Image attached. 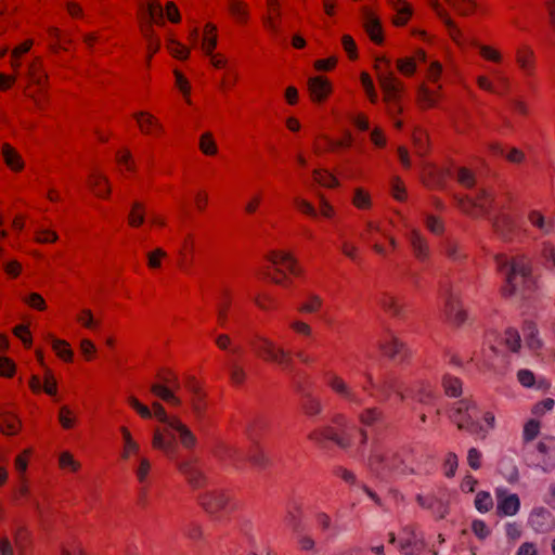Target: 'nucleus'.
<instances>
[{
    "label": "nucleus",
    "mask_w": 555,
    "mask_h": 555,
    "mask_svg": "<svg viewBox=\"0 0 555 555\" xmlns=\"http://www.w3.org/2000/svg\"><path fill=\"white\" fill-rule=\"evenodd\" d=\"M199 149L206 155H215L217 153V145L210 132H205L201 135Z\"/></svg>",
    "instance_id": "8fccbe9b"
},
{
    "label": "nucleus",
    "mask_w": 555,
    "mask_h": 555,
    "mask_svg": "<svg viewBox=\"0 0 555 555\" xmlns=\"http://www.w3.org/2000/svg\"><path fill=\"white\" fill-rule=\"evenodd\" d=\"M495 263L500 273L504 276V296H512L518 292L529 291L533 287L534 281L531 274L529 260L525 256H517L508 259L506 256L498 255Z\"/></svg>",
    "instance_id": "f257e3e1"
},
{
    "label": "nucleus",
    "mask_w": 555,
    "mask_h": 555,
    "mask_svg": "<svg viewBox=\"0 0 555 555\" xmlns=\"http://www.w3.org/2000/svg\"><path fill=\"white\" fill-rule=\"evenodd\" d=\"M59 462L63 469H70L76 472L80 467V464L73 457L69 452L61 453Z\"/></svg>",
    "instance_id": "680f3d73"
},
{
    "label": "nucleus",
    "mask_w": 555,
    "mask_h": 555,
    "mask_svg": "<svg viewBox=\"0 0 555 555\" xmlns=\"http://www.w3.org/2000/svg\"><path fill=\"white\" fill-rule=\"evenodd\" d=\"M500 344L512 352H517L521 346V338L517 330L508 327L500 337Z\"/></svg>",
    "instance_id": "2f4dec72"
},
{
    "label": "nucleus",
    "mask_w": 555,
    "mask_h": 555,
    "mask_svg": "<svg viewBox=\"0 0 555 555\" xmlns=\"http://www.w3.org/2000/svg\"><path fill=\"white\" fill-rule=\"evenodd\" d=\"M216 26L212 24L206 25V33L203 38V49L206 54L211 55L214 49L217 46V37L215 35Z\"/></svg>",
    "instance_id": "c03bdc74"
},
{
    "label": "nucleus",
    "mask_w": 555,
    "mask_h": 555,
    "mask_svg": "<svg viewBox=\"0 0 555 555\" xmlns=\"http://www.w3.org/2000/svg\"><path fill=\"white\" fill-rule=\"evenodd\" d=\"M515 222L507 215L502 214L493 221V228L503 240H511L515 231Z\"/></svg>",
    "instance_id": "393cba45"
},
{
    "label": "nucleus",
    "mask_w": 555,
    "mask_h": 555,
    "mask_svg": "<svg viewBox=\"0 0 555 555\" xmlns=\"http://www.w3.org/2000/svg\"><path fill=\"white\" fill-rule=\"evenodd\" d=\"M120 431L125 441L124 459H128L131 452L135 453L139 450V444L132 439L131 434L126 427H121Z\"/></svg>",
    "instance_id": "6e6d98bb"
},
{
    "label": "nucleus",
    "mask_w": 555,
    "mask_h": 555,
    "mask_svg": "<svg viewBox=\"0 0 555 555\" xmlns=\"http://www.w3.org/2000/svg\"><path fill=\"white\" fill-rule=\"evenodd\" d=\"M167 431L171 430L172 440L175 441L176 436L179 437L181 444L184 448H193L196 444V437L194 434L180 422V420H176L169 424V428Z\"/></svg>",
    "instance_id": "6ab92c4d"
},
{
    "label": "nucleus",
    "mask_w": 555,
    "mask_h": 555,
    "mask_svg": "<svg viewBox=\"0 0 555 555\" xmlns=\"http://www.w3.org/2000/svg\"><path fill=\"white\" fill-rule=\"evenodd\" d=\"M144 221V207L141 203L134 202L129 215V223L132 227H139Z\"/></svg>",
    "instance_id": "603ef678"
},
{
    "label": "nucleus",
    "mask_w": 555,
    "mask_h": 555,
    "mask_svg": "<svg viewBox=\"0 0 555 555\" xmlns=\"http://www.w3.org/2000/svg\"><path fill=\"white\" fill-rule=\"evenodd\" d=\"M152 408L154 410V415L156 416V418L162 422L165 426H166V429L169 428V424L176 420H178L177 417H169L164 409V406L158 403V402H154L152 404Z\"/></svg>",
    "instance_id": "052dcab7"
},
{
    "label": "nucleus",
    "mask_w": 555,
    "mask_h": 555,
    "mask_svg": "<svg viewBox=\"0 0 555 555\" xmlns=\"http://www.w3.org/2000/svg\"><path fill=\"white\" fill-rule=\"evenodd\" d=\"M77 320L87 328L93 330L99 325V322L94 320L91 311L88 309L82 310L81 313L77 317Z\"/></svg>",
    "instance_id": "774afa93"
},
{
    "label": "nucleus",
    "mask_w": 555,
    "mask_h": 555,
    "mask_svg": "<svg viewBox=\"0 0 555 555\" xmlns=\"http://www.w3.org/2000/svg\"><path fill=\"white\" fill-rule=\"evenodd\" d=\"M269 260L274 266H279V264L285 266L289 270V272L295 274V275L299 274V269L296 267V261L292 257V255L288 254V253L273 251L269 256Z\"/></svg>",
    "instance_id": "7c9ffc66"
},
{
    "label": "nucleus",
    "mask_w": 555,
    "mask_h": 555,
    "mask_svg": "<svg viewBox=\"0 0 555 555\" xmlns=\"http://www.w3.org/2000/svg\"><path fill=\"white\" fill-rule=\"evenodd\" d=\"M425 546L424 535L416 532L413 526L406 525L402 528L399 547L403 555H418Z\"/></svg>",
    "instance_id": "9b49d317"
},
{
    "label": "nucleus",
    "mask_w": 555,
    "mask_h": 555,
    "mask_svg": "<svg viewBox=\"0 0 555 555\" xmlns=\"http://www.w3.org/2000/svg\"><path fill=\"white\" fill-rule=\"evenodd\" d=\"M524 336L526 345L531 350H538L542 347V341L539 338V332L533 322H526L524 325Z\"/></svg>",
    "instance_id": "473e14b6"
},
{
    "label": "nucleus",
    "mask_w": 555,
    "mask_h": 555,
    "mask_svg": "<svg viewBox=\"0 0 555 555\" xmlns=\"http://www.w3.org/2000/svg\"><path fill=\"white\" fill-rule=\"evenodd\" d=\"M417 102L423 108L434 107L437 104V98L425 85L417 88Z\"/></svg>",
    "instance_id": "58836bf2"
},
{
    "label": "nucleus",
    "mask_w": 555,
    "mask_h": 555,
    "mask_svg": "<svg viewBox=\"0 0 555 555\" xmlns=\"http://www.w3.org/2000/svg\"><path fill=\"white\" fill-rule=\"evenodd\" d=\"M475 507L480 513H487L493 507V500L489 492L480 491L475 498Z\"/></svg>",
    "instance_id": "de8ad7c7"
},
{
    "label": "nucleus",
    "mask_w": 555,
    "mask_h": 555,
    "mask_svg": "<svg viewBox=\"0 0 555 555\" xmlns=\"http://www.w3.org/2000/svg\"><path fill=\"white\" fill-rule=\"evenodd\" d=\"M475 410L476 405L473 402L466 399L460 400L453 408L451 418L460 429L474 434L479 428L475 420Z\"/></svg>",
    "instance_id": "0eeeda50"
},
{
    "label": "nucleus",
    "mask_w": 555,
    "mask_h": 555,
    "mask_svg": "<svg viewBox=\"0 0 555 555\" xmlns=\"http://www.w3.org/2000/svg\"><path fill=\"white\" fill-rule=\"evenodd\" d=\"M361 82L365 89V92L372 103L377 102V93L375 91L373 81L371 77L366 73H362L361 75Z\"/></svg>",
    "instance_id": "e2e57ef3"
},
{
    "label": "nucleus",
    "mask_w": 555,
    "mask_h": 555,
    "mask_svg": "<svg viewBox=\"0 0 555 555\" xmlns=\"http://www.w3.org/2000/svg\"><path fill=\"white\" fill-rule=\"evenodd\" d=\"M499 472L509 483L516 482L519 478L518 468L512 457L501 459L499 462Z\"/></svg>",
    "instance_id": "c756f323"
},
{
    "label": "nucleus",
    "mask_w": 555,
    "mask_h": 555,
    "mask_svg": "<svg viewBox=\"0 0 555 555\" xmlns=\"http://www.w3.org/2000/svg\"><path fill=\"white\" fill-rule=\"evenodd\" d=\"M322 306V299L317 295H309L308 300L299 307V311L305 313L317 312Z\"/></svg>",
    "instance_id": "bf43d9fd"
},
{
    "label": "nucleus",
    "mask_w": 555,
    "mask_h": 555,
    "mask_svg": "<svg viewBox=\"0 0 555 555\" xmlns=\"http://www.w3.org/2000/svg\"><path fill=\"white\" fill-rule=\"evenodd\" d=\"M555 448V439L548 438L540 441L537 446L538 452L543 455V459L538 463V466L544 472L548 473L555 467V456H550L548 453Z\"/></svg>",
    "instance_id": "412c9836"
},
{
    "label": "nucleus",
    "mask_w": 555,
    "mask_h": 555,
    "mask_svg": "<svg viewBox=\"0 0 555 555\" xmlns=\"http://www.w3.org/2000/svg\"><path fill=\"white\" fill-rule=\"evenodd\" d=\"M457 181L468 189H472L475 185V177L466 168H460L457 170Z\"/></svg>",
    "instance_id": "69168bd1"
},
{
    "label": "nucleus",
    "mask_w": 555,
    "mask_h": 555,
    "mask_svg": "<svg viewBox=\"0 0 555 555\" xmlns=\"http://www.w3.org/2000/svg\"><path fill=\"white\" fill-rule=\"evenodd\" d=\"M379 305L389 313L392 315H400L401 313V306L398 304V300L395 296L388 293H384L378 298Z\"/></svg>",
    "instance_id": "a19ab883"
},
{
    "label": "nucleus",
    "mask_w": 555,
    "mask_h": 555,
    "mask_svg": "<svg viewBox=\"0 0 555 555\" xmlns=\"http://www.w3.org/2000/svg\"><path fill=\"white\" fill-rule=\"evenodd\" d=\"M397 68L404 76H412L416 72L415 60L402 57L397 60Z\"/></svg>",
    "instance_id": "4d7b16f0"
},
{
    "label": "nucleus",
    "mask_w": 555,
    "mask_h": 555,
    "mask_svg": "<svg viewBox=\"0 0 555 555\" xmlns=\"http://www.w3.org/2000/svg\"><path fill=\"white\" fill-rule=\"evenodd\" d=\"M301 406L308 416H315L322 412L321 401L310 393H304Z\"/></svg>",
    "instance_id": "4c0bfd02"
},
{
    "label": "nucleus",
    "mask_w": 555,
    "mask_h": 555,
    "mask_svg": "<svg viewBox=\"0 0 555 555\" xmlns=\"http://www.w3.org/2000/svg\"><path fill=\"white\" fill-rule=\"evenodd\" d=\"M227 366L232 383L235 385H241L246 376L244 369L238 365L235 359L232 358L228 360Z\"/></svg>",
    "instance_id": "79ce46f5"
},
{
    "label": "nucleus",
    "mask_w": 555,
    "mask_h": 555,
    "mask_svg": "<svg viewBox=\"0 0 555 555\" xmlns=\"http://www.w3.org/2000/svg\"><path fill=\"white\" fill-rule=\"evenodd\" d=\"M2 155L5 164L12 170H21L24 166V163L20 156V154L9 144H4L2 146Z\"/></svg>",
    "instance_id": "f704fd0d"
},
{
    "label": "nucleus",
    "mask_w": 555,
    "mask_h": 555,
    "mask_svg": "<svg viewBox=\"0 0 555 555\" xmlns=\"http://www.w3.org/2000/svg\"><path fill=\"white\" fill-rule=\"evenodd\" d=\"M442 385L450 397H459L462 393V383L457 377L447 375L443 377Z\"/></svg>",
    "instance_id": "a18cd8bd"
},
{
    "label": "nucleus",
    "mask_w": 555,
    "mask_h": 555,
    "mask_svg": "<svg viewBox=\"0 0 555 555\" xmlns=\"http://www.w3.org/2000/svg\"><path fill=\"white\" fill-rule=\"evenodd\" d=\"M366 380V385L362 387L370 397L376 398L382 402L388 401L391 393L398 390V386L401 382L392 374H386L379 380H376L373 374L369 371L363 373Z\"/></svg>",
    "instance_id": "39448f33"
},
{
    "label": "nucleus",
    "mask_w": 555,
    "mask_h": 555,
    "mask_svg": "<svg viewBox=\"0 0 555 555\" xmlns=\"http://www.w3.org/2000/svg\"><path fill=\"white\" fill-rule=\"evenodd\" d=\"M429 5L436 12V14L441 18L444 25L448 27L451 37L459 41L462 37L461 30L456 27L454 22L449 17L446 10L441 7V4L437 0H428Z\"/></svg>",
    "instance_id": "5701e85b"
},
{
    "label": "nucleus",
    "mask_w": 555,
    "mask_h": 555,
    "mask_svg": "<svg viewBox=\"0 0 555 555\" xmlns=\"http://www.w3.org/2000/svg\"><path fill=\"white\" fill-rule=\"evenodd\" d=\"M496 513L501 516H515L520 509L519 496L515 493H508L504 488L495 490Z\"/></svg>",
    "instance_id": "4468645a"
},
{
    "label": "nucleus",
    "mask_w": 555,
    "mask_h": 555,
    "mask_svg": "<svg viewBox=\"0 0 555 555\" xmlns=\"http://www.w3.org/2000/svg\"><path fill=\"white\" fill-rule=\"evenodd\" d=\"M528 524L535 532L545 533L553 528L554 519L548 509L535 507L529 515Z\"/></svg>",
    "instance_id": "f3484780"
},
{
    "label": "nucleus",
    "mask_w": 555,
    "mask_h": 555,
    "mask_svg": "<svg viewBox=\"0 0 555 555\" xmlns=\"http://www.w3.org/2000/svg\"><path fill=\"white\" fill-rule=\"evenodd\" d=\"M443 250H444V254L447 255V257L450 260L455 261V262L461 261L465 257V254L462 250L460 244L456 241L451 240V238H448L444 242Z\"/></svg>",
    "instance_id": "ea45409f"
},
{
    "label": "nucleus",
    "mask_w": 555,
    "mask_h": 555,
    "mask_svg": "<svg viewBox=\"0 0 555 555\" xmlns=\"http://www.w3.org/2000/svg\"><path fill=\"white\" fill-rule=\"evenodd\" d=\"M313 177L314 180L323 186L334 188L338 184L336 177L327 171L314 170Z\"/></svg>",
    "instance_id": "5fc2aeb1"
},
{
    "label": "nucleus",
    "mask_w": 555,
    "mask_h": 555,
    "mask_svg": "<svg viewBox=\"0 0 555 555\" xmlns=\"http://www.w3.org/2000/svg\"><path fill=\"white\" fill-rule=\"evenodd\" d=\"M539 429H540V424L538 421H535V420L528 421L524 428L525 440H527V441L533 440L538 436Z\"/></svg>",
    "instance_id": "0e129e2a"
},
{
    "label": "nucleus",
    "mask_w": 555,
    "mask_h": 555,
    "mask_svg": "<svg viewBox=\"0 0 555 555\" xmlns=\"http://www.w3.org/2000/svg\"><path fill=\"white\" fill-rule=\"evenodd\" d=\"M178 469L185 476L191 487L197 489L205 485L206 478L196 460H183L177 463Z\"/></svg>",
    "instance_id": "dca6fc26"
},
{
    "label": "nucleus",
    "mask_w": 555,
    "mask_h": 555,
    "mask_svg": "<svg viewBox=\"0 0 555 555\" xmlns=\"http://www.w3.org/2000/svg\"><path fill=\"white\" fill-rule=\"evenodd\" d=\"M460 206L467 214H473V210L478 209L479 214L487 215L493 206V198L485 188L479 186L461 199Z\"/></svg>",
    "instance_id": "6e6552de"
},
{
    "label": "nucleus",
    "mask_w": 555,
    "mask_h": 555,
    "mask_svg": "<svg viewBox=\"0 0 555 555\" xmlns=\"http://www.w3.org/2000/svg\"><path fill=\"white\" fill-rule=\"evenodd\" d=\"M358 418L363 426L373 427L383 422L384 413L379 408L371 406L362 410Z\"/></svg>",
    "instance_id": "bb28decb"
},
{
    "label": "nucleus",
    "mask_w": 555,
    "mask_h": 555,
    "mask_svg": "<svg viewBox=\"0 0 555 555\" xmlns=\"http://www.w3.org/2000/svg\"><path fill=\"white\" fill-rule=\"evenodd\" d=\"M230 13L238 21L245 22L247 18V10L243 2L233 0L229 4Z\"/></svg>",
    "instance_id": "13d9d810"
},
{
    "label": "nucleus",
    "mask_w": 555,
    "mask_h": 555,
    "mask_svg": "<svg viewBox=\"0 0 555 555\" xmlns=\"http://www.w3.org/2000/svg\"><path fill=\"white\" fill-rule=\"evenodd\" d=\"M246 435L248 439L254 443L248 454H245L240 448L234 446L223 444L216 451V456L221 463L232 466L236 470L243 469L246 460L260 468L267 465L268 459L259 446L255 442L251 425L247 426Z\"/></svg>",
    "instance_id": "f03ea898"
},
{
    "label": "nucleus",
    "mask_w": 555,
    "mask_h": 555,
    "mask_svg": "<svg viewBox=\"0 0 555 555\" xmlns=\"http://www.w3.org/2000/svg\"><path fill=\"white\" fill-rule=\"evenodd\" d=\"M380 350L395 362L402 363L409 357V349L393 333L389 332L379 343Z\"/></svg>",
    "instance_id": "ddd939ff"
},
{
    "label": "nucleus",
    "mask_w": 555,
    "mask_h": 555,
    "mask_svg": "<svg viewBox=\"0 0 555 555\" xmlns=\"http://www.w3.org/2000/svg\"><path fill=\"white\" fill-rule=\"evenodd\" d=\"M411 397L422 404H431L435 399L433 391L424 384L416 390L411 389Z\"/></svg>",
    "instance_id": "49530a36"
},
{
    "label": "nucleus",
    "mask_w": 555,
    "mask_h": 555,
    "mask_svg": "<svg viewBox=\"0 0 555 555\" xmlns=\"http://www.w3.org/2000/svg\"><path fill=\"white\" fill-rule=\"evenodd\" d=\"M472 530L475 533V535L480 540L486 539L490 534V530H489L488 526L486 525V522L483 520H480V519H475L473 521Z\"/></svg>",
    "instance_id": "338daca9"
},
{
    "label": "nucleus",
    "mask_w": 555,
    "mask_h": 555,
    "mask_svg": "<svg viewBox=\"0 0 555 555\" xmlns=\"http://www.w3.org/2000/svg\"><path fill=\"white\" fill-rule=\"evenodd\" d=\"M527 218L529 223L535 228L541 235L553 234L555 230L554 221L545 217L541 211L532 209L528 212Z\"/></svg>",
    "instance_id": "aec40b11"
},
{
    "label": "nucleus",
    "mask_w": 555,
    "mask_h": 555,
    "mask_svg": "<svg viewBox=\"0 0 555 555\" xmlns=\"http://www.w3.org/2000/svg\"><path fill=\"white\" fill-rule=\"evenodd\" d=\"M89 184L98 196H107L111 192L106 177L101 173H93Z\"/></svg>",
    "instance_id": "e433bc0d"
},
{
    "label": "nucleus",
    "mask_w": 555,
    "mask_h": 555,
    "mask_svg": "<svg viewBox=\"0 0 555 555\" xmlns=\"http://www.w3.org/2000/svg\"><path fill=\"white\" fill-rule=\"evenodd\" d=\"M388 3L397 13L396 17L393 18V23L397 26L405 25L412 15L411 7L405 2V0H388Z\"/></svg>",
    "instance_id": "cd10ccee"
},
{
    "label": "nucleus",
    "mask_w": 555,
    "mask_h": 555,
    "mask_svg": "<svg viewBox=\"0 0 555 555\" xmlns=\"http://www.w3.org/2000/svg\"><path fill=\"white\" fill-rule=\"evenodd\" d=\"M198 501L204 509L214 517L215 520H221L222 515L230 512L234 505L229 496L221 491L206 492L198 496Z\"/></svg>",
    "instance_id": "423d86ee"
},
{
    "label": "nucleus",
    "mask_w": 555,
    "mask_h": 555,
    "mask_svg": "<svg viewBox=\"0 0 555 555\" xmlns=\"http://www.w3.org/2000/svg\"><path fill=\"white\" fill-rule=\"evenodd\" d=\"M310 95L313 101L322 102L331 92L328 80L323 77H312L308 81Z\"/></svg>",
    "instance_id": "4be33fe9"
},
{
    "label": "nucleus",
    "mask_w": 555,
    "mask_h": 555,
    "mask_svg": "<svg viewBox=\"0 0 555 555\" xmlns=\"http://www.w3.org/2000/svg\"><path fill=\"white\" fill-rule=\"evenodd\" d=\"M364 25L370 38L374 42L380 43L383 41L380 22L367 10H364Z\"/></svg>",
    "instance_id": "a878e982"
},
{
    "label": "nucleus",
    "mask_w": 555,
    "mask_h": 555,
    "mask_svg": "<svg viewBox=\"0 0 555 555\" xmlns=\"http://www.w3.org/2000/svg\"><path fill=\"white\" fill-rule=\"evenodd\" d=\"M152 444L155 449L163 451L169 459H175L177 447L172 440L171 430L167 431L166 427L164 430L156 428L153 435Z\"/></svg>",
    "instance_id": "a211bd4d"
},
{
    "label": "nucleus",
    "mask_w": 555,
    "mask_h": 555,
    "mask_svg": "<svg viewBox=\"0 0 555 555\" xmlns=\"http://www.w3.org/2000/svg\"><path fill=\"white\" fill-rule=\"evenodd\" d=\"M0 429L7 435H15L20 429V421L10 414L0 417Z\"/></svg>",
    "instance_id": "37998d69"
},
{
    "label": "nucleus",
    "mask_w": 555,
    "mask_h": 555,
    "mask_svg": "<svg viewBox=\"0 0 555 555\" xmlns=\"http://www.w3.org/2000/svg\"><path fill=\"white\" fill-rule=\"evenodd\" d=\"M255 351L264 360L272 361L281 365L284 370L291 369L293 364L288 353L274 345L270 339L260 337L259 341L254 345Z\"/></svg>",
    "instance_id": "9d476101"
},
{
    "label": "nucleus",
    "mask_w": 555,
    "mask_h": 555,
    "mask_svg": "<svg viewBox=\"0 0 555 555\" xmlns=\"http://www.w3.org/2000/svg\"><path fill=\"white\" fill-rule=\"evenodd\" d=\"M367 468L378 478L384 479L390 474L410 475L414 468L410 467L398 453L384 455L376 448L372 450L365 461Z\"/></svg>",
    "instance_id": "7ed1b4c3"
},
{
    "label": "nucleus",
    "mask_w": 555,
    "mask_h": 555,
    "mask_svg": "<svg viewBox=\"0 0 555 555\" xmlns=\"http://www.w3.org/2000/svg\"><path fill=\"white\" fill-rule=\"evenodd\" d=\"M532 55H533V52L529 50L526 53L518 52L517 59H516L519 67L528 76L533 74V63L531 61Z\"/></svg>",
    "instance_id": "864d4df0"
},
{
    "label": "nucleus",
    "mask_w": 555,
    "mask_h": 555,
    "mask_svg": "<svg viewBox=\"0 0 555 555\" xmlns=\"http://www.w3.org/2000/svg\"><path fill=\"white\" fill-rule=\"evenodd\" d=\"M459 14L468 15L475 9L473 0H446Z\"/></svg>",
    "instance_id": "3c124183"
},
{
    "label": "nucleus",
    "mask_w": 555,
    "mask_h": 555,
    "mask_svg": "<svg viewBox=\"0 0 555 555\" xmlns=\"http://www.w3.org/2000/svg\"><path fill=\"white\" fill-rule=\"evenodd\" d=\"M164 385L162 384H152L151 391L159 397L162 400L175 405L179 406L181 404L180 398L175 395L173 389H178L180 387V383L175 374H169V376L163 377Z\"/></svg>",
    "instance_id": "f8f14e48"
},
{
    "label": "nucleus",
    "mask_w": 555,
    "mask_h": 555,
    "mask_svg": "<svg viewBox=\"0 0 555 555\" xmlns=\"http://www.w3.org/2000/svg\"><path fill=\"white\" fill-rule=\"evenodd\" d=\"M52 348L60 358H62L65 361H72L73 351L65 340L52 338Z\"/></svg>",
    "instance_id": "09e8293b"
},
{
    "label": "nucleus",
    "mask_w": 555,
    "mask_h": 555,
    "mask_svg": "<svg viewBox=\"0 0 555 555\" xmlns=\"http://www.w3.org/2000/svg\"><path fill=\"white\" fill-rule=\"evenodd\" d=\"M137 121L144 133H151L152 130L162 131V125L151 114L141 112L135 114Z\"/></svg>",
    "instance_id": "72a5a7b5"
},
{
    "label": "nucleus",
    "mask_w": 555,
    "mask_h": 555,
    "mask_svg": "<svg viewBox=\"0 0 555 555\" xmlns=\"http://www.w3.org/2000/svg\"><path fill=\"white\" fill-rule=\"evenodd\" d=\"M326 383L328 387L350 406H360L363 404V397L353 386L348 384L340 376L336 374H328Z\"/></svg>",
    "instance_id": "1a4fd4ad"
},
{
    "label": "nucleus",
    "mask_w": 555,
    "mask_h": 555,
    "mask_svg": "<svg viewBox=\"0 0 555 555\" xmlns=\"http://www.w3.org/2000/svg\"><path fill=\"white\" fill-rule=\"evenodd\" d=\"M409 241L415 257L421 261L427 260L429 257V246L426 240L417 231H412L409 235Z\"/></svg>",
    "instance_id": "b1692460"
},
{
    "label": "nucleus",
    "mask_w": 555,
    "mask_h": 555,
    "mask_svg": "<svg viewBox=\"0 0 555 555\" xmlns=\"http://www.w3.org/2000/svg\"><path fill=\"white\" fill-rule=\"evenodd\" d=\"M308 438L321 447L326 441H333L341 449H348L351 444L349 438L339 436L332 426L315 429L309 434Z\"/></svg>",
    "instance_id": "2eb2a0df"
},
{
    "label": "nucleus",
    "mask_w": 555,
    "mask_h": 555,
    "mask_svg": "<svg viewBox=\"0 0 555 555\" xmlns=\"http://www.w3.org/2000/svg\"><path fill=\"white\" fill-rule=\"evenodd\" d=\"M27 75L33 83L38 86L40 89L43 87V82L47 78V75L41 68V63L39 59H37L28 65Z\"/></svg>",
    "instance_id": "c9c22d12"
},
{
    "label": "nucleus",
    "mask_w": 555,
    "mask_h": 555,
    "mask_svg": "<svg viewBox=\"0 0 555 555\" xmlns=\"http://www.w3.org/2000/svg\"><path fill=\"white\" fill-rule=\"evenodd\" d=\"M447 313L455 325H462L466 321V312L462 305L452 296L447 299Z\"/></svg>",
    "instance_id": "c85d7f7f"
},
{
    "label": "nucleus",
    "mask_w": 555,
    "mask_h": 555,
    "mask_svg": "<svg viewBox=\"0 0 555 555\" xmlns=\"http://www.w3.org/2000/svg\"><path fill=\"white\" fill-rule=\"evenodd\" d=\"M375 70L379 86L385 94V102L390 100H400L404 85L391 70L390 60L385 56L377 57L375 61Z\"/></svg>",
    "instance_id": "20e7f679"
}]
</instances>
